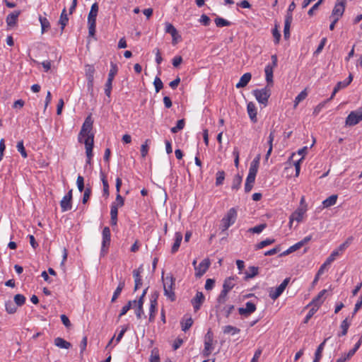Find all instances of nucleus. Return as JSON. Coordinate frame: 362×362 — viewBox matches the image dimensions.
Wrapping results in <instances>:
<instances>
[{
    "mask_svg": "<svg viewBox=\"0 0 362 362\" xmlns=\"http://www.w3.org/2000/svg\"><path fill=\"white\" fill-rule=\"evenodd\" d=\"M93 121L90 115H88L83 125L79 134V136L86 137L84 144L86 146V153L88 158L87 163H90V160L93 156V139L94 135L91 133L93 128Z\"/></svg>",
    "mask_w": 362,
    "mask_h": 362,
    "instance_id": "f257e3e1",
    "label": "nucleus"
},
{
    "mask_svg": "<svg viewBox=\"0 0 362 362\" xmlns=\"http://www.w3.org/2000/svg\"><path fill=\"white\" fill-rule=\"evenodd\" d=\"M162 280L163 284L164 295L170 300L175 301L176 296L175 293V279L172 274H168L165 277L162 274Z\"/></svg>",
    "mask_w": 362,
    "mask_h": 362,
    "instance_id": "f03ea898",
    "label": "nucleus"
},
{
    "mask_svg": "<svg viewBox=\"0 0 362 362\" xmlns=\"http://www.w3.org/2000/svg\"><path fill=\"white\" fill-rule=\"evenodd\" d=\"M236 218L237 211L235 208L230 209L226 216L222 218L220 228L222 231H226L235 222Z\"/></svg>",
    "mask_w": 362,
    "mask_h": 362,
    "instance_id": "7ed1b4c3",
    "label": "nucleus"
},
{
    "mask_svg": "<svg viewBox=\"0 0 362 362\" xmlns=\"http://www.w3.org/2000/svg\"><path fill=\"white\" fill-rule=\"evenodd\" d=\"M271 88L272 86H266L264 88L254 90L253 95L259 103L266 106L271 95Z\"/></svg>",
    "mask_w": 362,
    "mask_h": 362,
    "instance_id": "20e7f679",
    "label": "nucleus"
},
{
    "mask_svg": "<svg viewBox=\"0 0 362 362\" xmlns=\"http://www.w3.org/2000/svg\"><path fill=\"white\" fill-rule=\"evenodd\" d=\"M214 349V334L209 329L204 336V348L202 353V356L208 357L212 353Z\"/></svg>",
    "mask_w": 362,
    "mask_h": 362,
    "instance_id": "39448f33",
    "label": "nucleus"
},
{
    "mask_svg": "<svg viewBox=\"0 0 362 362\" xmlns=\"http://www.w3.org/2000/svg\"><path fill=\"white\" fill-rule=\"evenodd\" d=\"M111 68L108 74V78L105 83V93L110 98L112 88V81L117 73L118 69L116 64L111 62Z\"/></svg>",
    "mask_w": 362,
    "mask_h": 362,
    "instance_id": "423d86ee",
    "label": "nucleus"
},
{
    "mask_svg": "<svg viewBox=\"0 0 362 362\" xmlns=\"http://www.w3.org/2000/svg\"><path fill=\"white\" fill-rule=\"evenodd\" d=\"M362 120V107L355 111H351L346 118V126L352 127Z\"/></svg>",
    "mask_w": 362,
    "mask_h": 362,
    "instance_id": "0eeeda50",
    "label": "nucleus"
},
{
    "mask_svg": "<svg viewBox=\"0 0 362 362\" xmlns=\"http://www.w3.org/2000/svg\"><path fill=\"white\" fill-rule=\"evenodd\" d=\"M103 241L101 247V255H105L107 252L108 247L110 245L111 233L109 227L106 226L102 232Z\"/></svg>",
    "mask_w": 362,
    "mask_h": 362,
    "instance_id": "6e6552de",
    "label": "nucleus"
},
{
    "mask_svg": "<svg viewBox=\"0 0 362 362\" xmlns=\"http://www.w3.org/2000/svg\"><path fill=\"white\" fill-rule=\"evenodd\" d=\"M165 33L170 34L172 36V44L174 45H177L181 40V35L173 24L167 22L165 23Z\"/></svg>",
    "mask_w": 362,
    "mask_h": 362,
    "instance_id": "1a4fd4ad",
    "label": "nucleus"
},
{
    "mask_svg": "<svg viewBox=\"0 0 362 362\" xmlns=\"http://www.w3.org/2000/svg\"><path fill=\"white\" fill-rule=\"evenodd\" d=\"M289 281H290V278H286L283 281V282L277 288H276V289L274 291H273V289H272L269 291V297L274 300L277 299L281 295V293L284 292V291L288 286Z\"/></svg>",
    "mask_w": 362,
    "mask_h": 362,
    "instance_id": "9d476101",
    "label": "nucleus"
},
{
    "mask_svg": "<svg viewBox=\"0 0 362 362\" xmlns=\"http://www.w3.org/2000/svg\"><path fill=\"white\" fill-rule=\"evenodd\" d=\"M210 264L211 262L209 259L206 258L203 259L197 267H195V276L197 277H201L203 276L210 267Z\"/></svg>",
    "mask_w": 362,
    "mask_h": 362,
    "instance_id": "9b49d317",
    "label": "nucleus"
},
{
    "mask_svg": "<svg viewBox=\"0 0 362 362\" xmlns=\"http://www.w3.org/2000/svg\"><path fill=\"white\" fill-rule=\"evenodd\" d=\"M86 76L88 81V88L93 91L95 68L93 65L87 64L85 69Z\"/></svg>",
    "mask_w": 362,
    "mask_h": 362,
    "instance_id": "f8f14e48",
    "label": "nucleus"
},
{
    "mask_svg": "<svg viewBox=\"0 0 362 362\" xmlns=\"http://www.w3.org/2000/svg\"><path fill=\"white\" fill-rule=\"evenodd\" d=\"M71 199L72 189H70L68 193L62 198L60 202L62 211H66L71 209Z\"/></svg>",
    "mask_w": 362,
    "mask_h": 362,
    "instance_id": "ddd939ff",
    "label": "nucleus"
},
{
    "mask_svg": "<svg viewBox=\"0 0 362 362\" xmlns=\"http://www.w3.org/2000/svg\"><path fill=\"white\" fill-rule=\"evenodd\" d=\"M306 211V208H298L297 210H296L291 215L289 218V226L291 227L292 223L293 221H296L297 222H300L303 218V216Z\"/></svg>",
    "mask_w": 362,
    "mask_h": 362,
    "instance_id": "4468645a",
    "label": "nucleus"
},
{
    "mask_svg": "<svg viewBox=\"0 0 362 362\" xmlns=\"http://www.w3.org/2000/svg\"><path fill=\"white\" fill-rule=\"evenodd\" d=\"M353 80V76L351 74H349L348 78L344 81H339L337 83L335 87L334 88L333 92L332 93V95L329 98V100H332L335 94L341 89L346 88L347 86H349Z\"/></svg>",
    "mask_w": 362,
    "mask_h": 362,
    "instance_id": "2eb2a0df",
    "label": "nucleus"
},
{
    "mask_svg": "<svg viewBox=\"0 0 362 362\" xmlns=\"http://www.w3.org/2000/svg\"><path fill=\"white\" fill-rule=\"evenodd\" d=\"M256 310V305L252 302H247L245 308H238V313L240 315L248 316Z\"/></svg>",
    "mask_w": 362,
    "mask_h": 362,
    "instance_id": "dca6fc26",
    "label": "nucleus"
},
{
    "mask_svg": "<svg viewBox=\"0 0 362 362\" xmlns=\"http://www.w3.org/2000/svg\"><path fill=\"white\" fill-rule=\"evenodd\" d=\"M204 298H204V296L202 293V292L198 291L196 293V296H194V298H193L192 299L191 303L193 305V308H194L195 312L200 309L201 305H202V303L204 301Z\"/></svg>",
    "mask_w": 362,
    "mask_h": 362,
    "instance_id": "f3484780",
    "label": "nucleus"
},
{
    "mask_svg": "<svg viewBox=\"0 0 362 362\" xmlns=\"http://www.w3.org/2000/svg\"><path fill=\"white\" fill-rule=\"evenodd\" d=\"M143 272L142 266H140L137 269H134L133 271V276L134 279V291L139 289L142 285V279L141 276V273Z\"/></svg>",
    "mask_w": 362,
    "mask_h": 362,
    "instance_id": "a211bd4d",
    "label": "nucleus"
},
{
    "mask_svg": "<svg viewBox=\"0 0 362 362\" xmlns=\"http://www.w3.org/2000/svg\"><path fill=\"white\" fill-rule=\"evenodd\" d=\"M345 9V5L344 2H340L337 4L332 12V16L335 18L339 19V18L343 15Z\"/></svg>",
    "mask_w": 362,
    "mask_h": 362,
    "instance_id": "6ab92c4d",
    "label": "nucleus"
},
{
    "mask_svg": "<svg viewBox=\"0 0 362 362\" xmlns=\"http://www.w3.org/2000/svg\"><path fill=\"white\" fill-rule=\"evenodd\" d=\"M275 67H273L272 66L271 64H268L266 66L265 69H264V72H265V79L267 81V86H273L274 85V81H273V72H274V69Z\"/></svg>",
    "mask_w": 362,
    "mask_h": 362,
    "instance_id": "aec40b11",
    "label": "nucleus"
},
{
    "mask_svg": "<svg viewBox=\"0 0 362 362\" xmlns=\"http://www.w3.org/2000/svg\"><path fill=\"white\" fill-rule=\"evenodd\" d=\"M98 12V6L97 3H94L90 8V11L88 16V23H96V17Z\"/></svg>",
    "mask_w": 362,
    "mask_h": 362,
    "instance_id": "412c9836",
    "label": "nucleus"
},
{
    "mask_svg": "<svg viewBox=\"0 0 362 362\" xmlns=\"http://www.w3.org/2000/svg\"><path fill=\"white\" fill-rule=\"evenodd\" d=\"M20 15V11H14L11 13L6 17V23L8 27H13L16 25L18 16Z\"/></svg>",
    "mask_w": 362,
    "mask_h": 362,
    "instance_id": "4be33fe9",
    "label": "nucleus"
},
{
    "mask_svg": "<svg viewBox=\"0 0 362 362\" xmlns=\"http://www.w3.org/2000/svg\"><path fill=\"white\" fill-rule=\"evenodd\" d=\"M156 306H157L156 298L151 299V302H150L149 318H148V320L150 322H153L155 320L156 313Z\"/></svg>",
    "mask_w": 362,
    "mask_h": 362,
    "instance_id": "5701e85b",
    "label": "nucleus"
},
{
    "mask_svg": "<svg viewBox=\"0 0 362 362\" xmlns=\"http://www.w3.org/2000/svg\"><path fill=\"white\" fill-rule=\"evenodd\" d=\"M118 214V205L112 203L110 209V223L112 226L117 225Z\"/></svg>",
    "mask_w": 362,
    "mask_h": 362,
    "instance_id": "b1692460",
    "label": "nucleus"
},
{
    "mask_svg": "<svg viewBox=\"0 0 362 362\" xmlns=\"http://www.w3.org/2000/svg\"><path fill=\"white\" fill-rule=\"evenodd\" d=\"M292 21V15L287 14L284 23V38L288 39L290 37V27Z\"/></svg>",
    "mask_w": 362,
    "mask_h": 362,
    "instance_id": "393cba45",
    "label": "nucleus"
},
{
    "mask_svg": "<svg viewBox=\"0 0 362 362\" xmlns=\"http://www.w3.org/2000/svg\"><path fill=\"white\" fill-rule=\"evenodd\" d=\"M251 78H252V75L250 73L244 74L240 77L239 82L236 84V86H235L236 88H240L245 87L247 85V83L250 82Z\"/></svg>",
    "mask_w": 362,
    "mask_h": 362,
    "instance_id": "a878e982",
    "label": "nucleus"
},
{
    "mask_svg": "<svg viewBox=\"0 0 362 362\" xmlns=\"http://www.w3.org/2000/svg\"><path fill=\"white\" fill-rule=\"evenodd\" d=\"M247 112L250 118L254 122H257V109L252 102H250L247 106Z\"/></svg>",
    "mask_w": 362,
    "mask_h": 362,
    "instance_id": "bb28decb",
    "label": "nucleus"
},
{
    "mask_svg": "<svg viewBox=\"0 0 362 362\" xmlns=\"http://www.w3.org/2000/svg\"><path fill=\"white\" fill-rule=\"evenodd\" d=\"M326 292L327 290L324 289L321 291L315 298H313V300L311 302V304L313 305V307L319 308L321 304L324 302L325 298H323V296Z\"/></svg>",
    "mask_w": 362,
    "mask_h": 362,
    "instance_id": "cd10ccee",
    "label": "nucleus"
},
{
    "mask_svg": "<svg viewBox=\"0 0 362 362\" xmlns=\"http://www.w3.org/2000/svg\"><path fill=\"white\" fill-rule=\"evenodd\" d=\"M256 174L249 173L246 179L245 185V191L246 192H250L253 187L255 180Z\"/></svg>",
    "mask_w": 362,
    "mask_h": 362,
    "instance_id": "c85d7f7f",
    "label": "nucleus"
},
{
    "mask_svg": "<svg viewBox=\"0 0 362 362\" xmlns=\"http://www.w3.org/2000/svg\"><path fill=\"white\" fill-rule=\"evenodd\" d=\"M350 325L351 322L349 320L348 317L345 318L340 325L341 331L338 333V337H340L346 335Z\"/></svg>",
    "mask_w": 362,
    "mask_h": 362,
    "instance_id": "c756f323",
    "label": "nucleus"
},
{
    "mask_svg": "<svg viewBox=\"0 0 362 362\" xmlns=\"http://www.w3.org/2000/svg\"><path fill=\"white\" fill-rule=\"evenodd\" d=\"M182 234L180 233V232H177L175 233V243L173 244V245L172 246V248H171V252L172 253H175L176 252L179 247H180V243L182 242Z\"/></svg>",
    "mask_w": 362,
    "mask_h": 362,
    "instance_id": "7c9ffc66",
    "label": "nucleus"
},
{
    "mask_svg": "<svg viewBox=\"0 0 362 362\" xmlns=\"http://www.w3.org/2000/svg\"><path fill=\"white\" fill-rule=\"evenodd\" d=\"M54 345L62 349H69L71 346V343L66 341L61 337H57L54 339Z\"/></svg>",
    "mask_w": 362,
    "mask_h": 362,
    "instance_id": "2f4dec72",
    "label": "nucleus"
},
{
    "mask_svg": "<svg viewBox=\"0 0 362 362\" xmlns=\"http://www.w3.org/2000/svg\"><path fill=\"white\" fill-rule=\"evenodd\" d=\"M39 21L41 25V33H44L50 28V23L48 19L41 16H39Z\"/></svg>",
    "mask_w": 362,
    "mask_h": 362,
    "instance_id": "473e14b6",
    "label": "nucleus"
},
{
    "mask_svg": "<svg viewBox=\"0 0 362 362\" xmlns=\"http://www.w3.org/2000/svg\"><path fill=\"white\" fill-rule=\"evenodd\" d=\"M337 195L332 194L322 202L324 207L327 208L334 205L337 200Z\"/></svg>",
    "mask_w": 362,
    "mask_h": 362,
    "instance_id": "72a5a7b5",
    "label": "nucleus"
},
{
    "mask_svg": "<svg viewBox=\"0 0 362 362\" xmlns=\"http://www.w3.org/2000/svg\"><path fill=\"white\" fill-rule=\"evenodd\" d=\"M235 286L234 278H227L223 283V289L229 292Z\"/></svg>",
    "mask_w": 362,
    "mask_h": 362,
    "instance_id": "f704fd0d",
    "label": "nucleus"
},
{
    "mask_svg": "<svg viewBox=\"0 0 362 362\" xmlns=\"http://www.w3.org/2000/svg\"><path fill=\"white\" fill-rule=\"evenodd\" d=\"M68 21H69V18H68V16L66 14V8H64L62 10V12L60 16L59 21V24L61 25L62 31H63L64 27L66 25Z\"/></svg>",
    "mask_w": 362,
    "mask_h": 362,
    "instance_id": "c9c22d12",
    "label": "nucleus"
},
{
    "mask_svg": "<svg viewBox=\"0 0 362 362\" xmlns=\"http://www.w3.org/2000/svg\"><path fill=\"white\" fill-rule=\"evenodd\" d=\"M353 238L349 237L348 238L346 241H344L342 244H341L338 248H337L335 250L339 252V255L343 253V252L349 246L352 241Z\"/></svg>",
    "mask_w": 362,
    "mask_h": 362,
    "instance_id": "e433bc0d",
    "label": "nucleus"
},
{
    "mask_svg": "<svg viewBox=\"0 0 362 362\" xmlns=\"http://www.w3.org/2000/svg\"><path fill=\"white\" fill-rule=\"evenodd\" d=\"M180 323L182 326V330L186 332L192 327L193 324V320L189 317L182 320Z\"/></svg>",
    "mask_w": 362,
    "mask_h": 362,
    "instance_id": "4c0bfd02",
    "label": "nucleus"
},
{
    "mask_svg": "<svg viewBox=\"0 0 362 362\" xmlns=\"http://www.w3.org/2000/svg\"><path fill=\"white\" fill-rule=\"evenodd\" d=\"M258 267L251 266L248 267L247 272L245 273V279H252L258 274Z\"/></svg>",
    "mask_w": 362,
    "mask_h": 362,
    "instance_id": "58836bf2",
    "label": "nucleus"
},
{
    "mask_svg": "<svg viewBox=\"0 0 362 362\" xmlns=\"http://www.w3.org/2000/svg\"><path fill=\"white\" fill-rule=\"evenodd\" d=\"M307 96H308V92H307L306 89H304L296 97L295 100H294V108H296L297 107V105L299 104V103H300L301 101L305 100Z\"/></svg>",
    "mask_w": 362,
    "mask_h": 362,
    "instance_id": "ea45409f",
    "label": "nucleus"
},
{
    "mask_svg": "<svg viewBox=\"0 0 362 362\" xmlns=\"http://www.w3.org/2000/svg\"><path fill=\"white\" fill-rule=\"evenodd\" d=\"M124 287V281H122L119 283L117 288H116V290L115 291V292L113 293L112 298L111 299L112 302H115L117 300V298L120 295Z\"/></svg>",
    "mask_w": 362,
    "mask_h": 362,
    "instance_id": "a19ab883",
    "label": "nucleus"
},
{
    "mask_svg": "<svg viewBox=\"0 0 362 362\" xmlns=\"http://www.w3.org/2000/svg\"><path fill=\"white\" fill-rule=\"evenodd\" d=\"M223 331L224 334H231L233 335L238 334L240 332V329L232 325H226L223 327Z\"/></svg>",
    "mask_w": 362,
    "mask_h": 362,
    "instance_id": "79ce46f5",
    "label": "nucleus"
},
{
    "mask_svg": "<svg viewBox=\"0 0 362 362\" xmlns=\"http://www.w3.org/2000/svg\"><path fill=\"white\" fill-rule=\"evenodd\" d=\"M5 308L6 312L9 314L15 313L17 310L16 305L11 300H8L5 303Z\"/></svg>",
    "mask_w": 362,
    "mask_h": 362,
    "instance_id": "37998d69",
    "label": "nucleus"
},
{
    "mask_svg": "<svg viewBox=\"0 0 362 362\" xmlns=\"http://www.w3.org/2000/svg\"><path fill=\"white\" fill-rule=\"evenodd\" d=\"M275 242L274 239H266L264 240L261 241L258 244L255 246V250H260L267 245H270Z\"/></svg>",
    "mask_w": 362,
    "mask_h": 362,
    "instance_id": "c03bdc74",
    "label": "nucleus"
},
{
    "mask_svg": "<svg viewBox=\"0 0 362 362\" xmlns=\"http://www.w3.org/2000/svg\"><path fill=\"white\" fill-rule=\"evenodd\" d=\"M216 25L218 28L229 26L230 25V22L221 17H217L215 19Z\"/></svg>",
    "mask_w": 362,
    "mask_h": 362,
    "instance_id": "a18cd8bd",
    "label": "nucleus"
},
{
    "mask_svg": "<svg viewBox=\"0 0 362 362\" xmlns=\"http://www.w3.org/2000/svg\"><path fill=\"white\" fill-rule=\"evenodd\" d=\"M225 179V173L223 170H219L216 173V185L219 186L221 185Z\"/></svg>",
    "mask_w": 362,
    "mask_h": 362,
    "instance_id": "49530a36",
    "label": "nucleus"
},
{
    "mask_svg": "<svg viewBox=\"0 0 362 362\" xmlns=\"http://www.w3.org/2000/svg\"><path fill=\"white\" fill-rule=\"evenodd\" d=\"M185 124V119H182L178 120L177 122L176 126L171 128V129H170L171 132L173 133L178 132L179 131L182 130L184 128Z\"/></svg>",
    "mask_w": 362,
    "mask_h": 362,
    "instance_id": "de8ad7c7",
    "label": "nucleus"
},
{
    "mask_svg": "<svg viewBox=\"0 0 362 362\" xmlns=\"http://www.w3.org/2000/svg\"><path fill=\"white\" fill-rule=\"evenodd\" d=\"M133 304H136V300H129L127 305L123 306L120 314L119 315V317H121L122 315H125L131 309Z\"/></svg>",
    "mask_w": 362,
    "mask_h": 362,
    "instance_id": "09e8293b",
    "label": "nucleus"
},
{
    "mask_svg": "<svg viewBox=\"0 0 362 362\" xmlns=\"http://www.w3.org/2000/svg\"><path fill=\"white\" fill-rule=\"evenodd\" d=\"M150 142L149 139H146L145 142L141 146V156L143 158H144L148 152V143Z\"/></svg>",
    "mask_w": 362,
    "mask_h": 362,
    "instance_id": "8fccbe9b",
    "label": "nucleus"
},
{
    "mask_svg": "<svg viewBox=\"0 0 362 362\" xmlns=\"http://www.w3.org/2000/svg\"><path fill=\"white\" fill-rule=\"evenodd\" d=\"M14 301L16 305L22 306L25 302V298L22 294H16L14 296Z\"/></svg>",
    "mask_w": 362,
    "mask_h": 362,
    "instance_id": "3c124183",
    "label": "nucleus"
},
{
    "mask_svg": "<svg viewBox=\"0 0 362 362\" xmlns=\"http://www.w3.org/2000/svg\"><path fill=\"white\" fill-rule=\"evenodd\" d=\"M327 339H324V341L318 346V347L315 351V357L319 358H322V354L325 343Z\"/></svg>",
    "mask_w": 362,
    "mask_h": 362,
    "instance_id": "603ef678",
    "label": "nucleus"
},
{
    "mask_svg": "<svg viewBox=\"0 0 362 362\" xmlns=\"http://www.w3.org/2000/svg\"><path fill=\"white\" fill-rule=\"evenodd\" d=\"M150 362H160V357L158 349L154 348L153 349H152Z\"/></svg>",
    "mask_w": 362,
    "mask_h": 362,
    "instance_id": "864d4df0",
    "label": "nucleus"
},
{
    "mask_svg": "<svg viewBox=\"0 0 362 362\" xmlns=\"http://www.w3.org/2000/svg\"><path fill=\"white\" fill-rule=\"evenodd\" d=\"M153 85L156 93H158L163 88V83L158 76L155 78Z\"/></svg>",
    "mask_w": 362,
    "mask_h": 362,
    "instance_id": "5fc2aeb1",
    "label": "nucleus"
},
{
    "mask_svg": "<svg viewBox=\"0 0 362 362\" xmlns=\"http://www.w3.org/2000/svg\"><path fill=\"white\" fill-rule=\"evenodd\" d=\"M17 150L21 153V156L25 158L28 156L27 152L24 148L23 141H20L16 146Z\"/></svg>",
    "mask_w": 362,
    "mask_h": 362,
    "instance_id": "6e6d98bb",
    "label": "nucleus"
},
{
    "mask_svg": "<svg viewBox=\"0 0 362 362\" xmlns=\"http://www.w3.org/2000/svg\"><path fill=\"white\" fill-rule=\"evenodd\" d=\"M242 182V177L239 175H236L233 180L232 188L237 189L239 188Z\"/></svg>",
    "mask_w": 362,
    "mask_h": 362,
    "instance_id": "4d7b16f0",
    "label": "nucleus"
},
{
    "mask_svg": "<svg viewBox=\"0 0 362 362\" xmlns=\"http://www.w3.org/2000/svg\"><path fill=\"white\" fill-rule=\"evenodd\" d=\"M266 227L267 224L262 223L250 228L249 231L253 233H260Z\"/></svg>",
    "mask_w": 362,
    "mask_h": 362,
    "instance_id": "13d9d810",
    "label": "nucleus"
},
{
    "mask_svg": "<svg viewBox=\"0 0 362 362\" xmlns=\"http://www.w3.org/2000/svg\"><path fill=\"white\" fill-rule=\"evenodd\" d=\"M338 256H339V252L334 250L326 259L325 264H330Z\"/></svg>",
    "mask_w": 362,
    "mask_h": 362,
    "instance_id": "bf43d9fd",
    "label": "nucleus"
},
{
    "mask_svg": "<svg viewBox=\"0 0 362 362\" xmlns=\"http://www.w3.org/2000/svg\"><path fill=\"white\" fill-rule=\"evenodd\" d=\"M76 184L79 192H81L84 189V179L81 175L77 177Z\"/></svg>",
    "mask_w": 362,
    "mask_h": 362,
    "instance_id": "052dcab7",
    "label": "nucleus"
},
{
    "mask_svg": "<svg viewBox=\"0 0 362 362\" xmlns=\"http://www.w3.org/2000/svg\"><path fill=\"white\" fill-rule=\"evenodd\" d=\"M228 293V292L223 289L218 297V302L219 303H225L226 301Z\"/></svg>",
    "mask_w": 362,
    "mask_h": 362,
    "instance_id": "680f3d73",
    "label": "nucleus"
},
{
    "mask_svg": "<svg viewBox=\"0 0 362 362\" xmlns=\"http://www.w3.org/2000/svg\"><path fill=\"white\" fill-rule=\"evenodd\" d=\"M90 194H91L90 187H86L84 190V193H83V199H82L83 204H86L88 202V200L90 198Z\"/></svg>",
    "mask_w": 362,
    "mask_h": 362,
    "instance_id": "e2e57ef3",
    "label": "nucleus"
},
{
    "mask_svg": "<svg viewBox=\"0 0 362 362\" xmlns=\"http://www.w3.org/2000/svg\"><path fill=\"white\" fill-rule=\"evenodd\" d=\"M102 182H103V185L104 194L106 197H108L109 196V185H108L107 180L105 179V176H103L102 177Z\"/></svg>",
    "mask_w": 362,
    "mask_h": 362,
    "instance_id": "0e129e2a",
    "label": "nucleus"
},
{
    "mask_svg": "<svg viewBox=\"0 0 362 362\" xmlns=\"http://www.w3.org/2000/svg\"><path fill=\"white\" fill-rule=\"evenodd\" d=\"M272 35H273V36L274 37V43L275 44H279L280 38H281V34H280V33L276 27L273 29Z\"/></svg>",
    "mask_w": 362,
    "mask_h": 362,
    "instance_id": "69168bd1",
    "label": "nucleus"
},
{
    "mask_svg": "<svg viewBox=\"0 0 362 362\" xmlns=\"http://www.w3.org/2000/svg\"><path fill=\"white\" fill-rule=\"evenodd\" d=\"M259 164L256 163V161H252L250 163V167L249 169V173H254L257 175V173L258 171Z\"/></svg>",
    "mask_w": 362,
    "mask_h": 362,
    "instance_id": "338daca9",
    "label": "nucleus"
},
{
    "mask_svg": "<svg viewBox=\"0 0 362 362\" xmlns=\"http://www.w3.org/2000/svg\"><path fill=\"white\" fill-rule=\"evenodd\" d=\"M199 22L202 23L204 25H208L210 23V18L206 15L203 14L201 16Z\"/></svg>",
    "mask_w": 362,
    "mask_h": 362,
    "instance_id": "774afa93",
    "label": "nucleus"
}]
</instances>
